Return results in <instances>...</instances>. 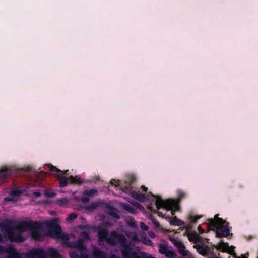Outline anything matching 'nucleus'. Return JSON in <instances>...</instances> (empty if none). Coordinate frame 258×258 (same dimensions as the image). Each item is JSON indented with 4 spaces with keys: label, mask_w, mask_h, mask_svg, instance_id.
I'll return each mask as SVG.
<instances>
[{
    "label": "nucleus",
    "mask_w": 258,
    "mask_h": 258,
    "mask_svg": "<svg viewBox=\"0 0 258 258\" xmlns=\"http://www.w3.org/2000/svg\"><path fill=\"white\" fill-rule=\"evenodd\" d=\"M199 252L202 253V251H199Z\"/></svg>",
    "instance_id": "nucleus-28"
},
{
    "label": "nucleus",
    "mask_w": 258,
    "mask_h": 258,
    "mask_svg": "<svg viewBox=\"0 0 258 258\" xmlns=\"http://www.w3.org/2000/svg\"><path fill=\"white\" fill-rule=\"evenodd\" d=\"M155 203L157 208V213L160 216L166 219L172 225H182L184 222L176 217L171 218L176 211L178 210L177 202L174 200H163L156 198Z\"/></svg>",
    "instance_id": "nucleus-1"
},
{
    "label": "nucleus",
    "mask_w": 258,
    "mask_h": 258,
    "mask_svg": "<svg viewBox=\"0 0 258 258\" xmlns=\"http://www.w3.org/2000/svg\"><path fill=\"white\" fill-rule=\"evenodd\" d=\"M39 195H40V194H36V196H39Z\"/></svg>",
    "instance_id": "nucleus-27"
},
{
    "label": "nucleus",
    "mask_w": 258,
    "mask_h": 258,
    "mask_svg": "<svg viewBox=\"0 0 258 258\" xmlns=\"http://www.w3.org/2000/svg\"><path fill=\"white\" fill-rule=\"evenodd\" d=\"M216 247L218 250H221L222 251L229 253L233 257L235 256V253L234 252V249L235 248L234 246H229L227 243L221 242L216 245Z\"/></svg>",
    "instance_id": "nucleus-4"
},
{
    "label": "nucleus",
    "mask_w": 258,
    "mask_h": 258,
    "mask_svg": "<svg viewBox=\"0 0 258 258\" xmlns=\"http://www.w3.org/2000/svg\"><path fill=\"white\" fill-rule=\"evenodd\" d=\"M235 258H246L244 256L242 255L240 257H235Z\"/></svg>",
    "instance_id": "nucleus-24"
},
{
    "label": "nucleus",
    "mask_w": 258,
    "mask_h": 258,
    "mask_svg": "<svg viewBox=\"0 0 258 258\" xmlns=\"http://www.w3.org/2000/svg\"><path fill=\"white\" fill-rule=\"evenodd\" d=\"M67 203L68 200L65 199H61L59 201V205L61 206H64Z\"/></svg>",
    "instance_id": "nucleus-15"
},
{
    "label": "nucleus",
    "mask_w": 258,
    "mask_h": 258,
    "mask_svg": "<svg viewBox=\"0 0 258 258\" xmlns=\"http://www.w3.org/2000/svg\"><path fill=\"white\" fill-rule=\"evenodd\" d=\"M142 188L143 189V190H145V191H146V190H147V187H146L145 186H143L142 187Z\"/></svg>",
    "instance_id": "nucleus-23"
},
{
    "label": "nucleus",
    "mask_w": 258,
    "mask_h": 258,
    "mask_svg": "<svg viewBox=\"0 0 258 258\" xmlns=\"http://www.w3.org/2000/svg\"><path fill=\"white\" fill-rule=\"evenodd\" d=\"M106 234L105 233H103V234H102L101 233H99V236L102 239H104L106 238Z\"/></svg>",
    "instance_id": "nucleus-18"
},
{
    "label": "nucleus",
    "mask_w": 258,
    "mask_h": 258,
    "mask_svg": "<svg viewBox=\"0 0 258 258\" xmlns=\"http://www.w3.org/2000/svg\"><path fill=\"white\" fill-rule=\"evenodd\" d=\"M32 235L34 237V238H35L37 240H39L41 239V238L39 236V234L37 233V232H33Z\"/></svg>",
    "instance_id": "nucleus-16"
},
{
    "label": "nucleus",
    "mask_w": 258,
    "mask_h": 258,
    "mask_svg": "<svg viewBox=\"0 0 258 258\" xmlns=\"http://www.w3.org/2000/svg\"><path fill=\"white\" fill-rule=\"evenodd\" d=\"M159 251L161 253L165 254L168 256L172 255V252L168 251L167 248L164 245L160 246Z\"/></svg>",
    "instance_id": "nucleus-7"
},
{
    "label": "nucleus",
    "mask_w": 258,
    "mask_h": 258,
    "mask_svg": "<svg viewBox=\"0 0 258 258\" xmlns=\"http://www.w3.org/2000/svg\"><path fill=\"white\" fill-rule=\"evenodd\" d=\"M146 243L147 244H149H149H151V241L150 240H148L146 242Z\"/></svg>",
    "instance_id": "nucleus-21"
},
{
    "label": "nucleus",
    "mask_w": 258,
    "mask_h": 258,
    "mask_svg": "<svg viewBox=\"0 0 258 258\" xmlns=\"http://www.w3.org/2000/svg\"><path fill=\"white\" fill-rule=\"evenodd\" d=\"M188 239L193 242H196L199 240V236L195 232H193L188 234Z\"/></svg>",
    "instance_id": "nucleus-6"
},
{
    "label": "nucleus",
    "mask_w": 258,
    "mask_h": 258,
    "mask_svg": "<svg viewBox=\"0 0 258 258\" xmlns=\"http://www.w3.org/2000/svg\"><path fill=\"white\" fill-rule=\"evenodd\" d=\"M140 226L141 228L144 230H148V226L146 225L144 223L142 222L140 224Z\"/></svg>",
    "instance_id": "nucleus-17"
},
{
    "label": "nucleus",
    "mask_w": 258,
    "mask_h": 258,
    "mask_svg": "<svg viewBox=\"0 0 258 258\" xmlns=\"http://www.w3.org/2000/svg\"><path fill=\"white\" fill-rule=\"evenodd\" d=\"M208 224L209 230L215 231L217 237H227L230 235L227 223L222 219L218 217V215L214 219H209Z\"/></svg>",
    "instance_id": "nucleus-2"
},
{
    "label": "nucleus",
    "mask_w": 258,
    "mask_h": 258,
    "mask_svg": "<svg viewBox=\"0 0 258 258\" xmlns=\"http://www.w3.org/2000/svg\"><path fill=\"white\" fill-rule=\"evenodd\" d=\"M190 226L189 225H188V226H187V230H188V229H190Z\"/></svg>",
    "instance_id": "nucleus-26"
},
{
    "label": "nucleus",
    "mask_w": 258,
    "mask_h": 258,
    "mask_svg": "<svg viewBox=\"0 0 258 258\" xmlns=\"http://www.w3.org/2000/svg\"><path fill=\"white\" fill-rule=\"evenodd\" d=\"M56 233L52 234L50 235V236H51L54 238H58L59 237V232H60L59 227H56Z\"/></svg>",
    "instance_id": "nucleus-12"
},
{
    "label": "nucleus",
    "mask_w": 258,
    "mask_h": 258,
    "mask_svg": "<svg viewBox=\"0 0 258 258\" xmlns=\"http://www.w3.org/2000/svg\"><path fill=\"white\" fill-rule=\"evenodd\" d=\"M56 251H55V250H53V254L54 255H55V254H56Z\"/></svg>",
    "instance_id": "nucleus-25"
},
{
    "label": "nucleus",
    "mask_w": 258,
    "mask_h": 258,
    "mask_svg": "<svg viewBox=\"0 0 258 258\" xmlns=\"http://www.w3.org/2000/svg\"><path fill=\"white\" fill-rule=\"evenodd\" d=\"M185 196V194L183 192L180 191L178 194V198L177 199H168L167 200H174L177 202V205L179 200L184 198ZM178 206V205H177Z\"/></svg>",
    "instance_id": "nucleus-9"
},
{
    "label": "nucleus",
    "mask_w": 258,
    "mask_h": 258,
    "mask_svg": "<svg viewBox=\"0 0 258 258\" xmlns=\"http://www.w3.org/2000/svg\"><path fill=\"white\" fill-rule=\"evenodd\" d=\"M150 235L152 237H155V235L152 233H150Z\"/></svg>",
    "instance_id": "nucleus-22"
},
{
    "label": "nucleus",
    "mask_w": 258,
    "mask_h": 258,
    "mask_svg": "<svg viewBox=\"0 0 258 258\" xmlns=\"http://www.w3.org/2000/svg\"><path fill=\"white\" fill-rule=\"evenodd\" d=\"M172 241H173V243L175 245H176L178 246L181 247V248H180L181 249L180 250V252L182 253V254L185 255L186 254L185 251L184 249H182V248H181V246L182 245V244L180 242L177 241L176 240H173Z\"/></svg>",
    "instance_id": "nucleus-8"
},
{
    "label": "nucleus",
    "mask_w": 258,
    "mask_h": 258,
    "mask_svg": "<svg viewBox=\"0 0 258 258\" xmlns=\"http://www.w3.org/2000/svg\"><path fill=\"white\" fill-rule=\"evenodd\" d=\"M8 170H9V168L8 167H7V166L2 167L1 168L0 174L2 175V176L5 175V172L7 171Z\"/></svg>",
    "instance_id": "nucleus-11"
},
{
    "label": "nucleus",
    "mask_w": 258,
    "mask_h": 258,
    "mask_svg": "<svg viewBox=\"0 0 258 258\" xmlns=\"http://www.w3.org/2000/svg\"><path fill=\"white\" fill-rule=\"evenodd\" d=\"M97 191L95 189H92L89 191H87L86 192V194L87 195H88L89 196L93 195L96 193Z\"/></svg>",
    "instance_id": "nucleus-14"
},
{
    "label": "nucleus",
    "mask_w": 258,
    "mask_h": 258,
    "mask_svg": "<svg viewBox=\"0 0 258 258\" xmlns=\"http://www.w3.org/2000/svg\"><path fill=\"white\" fill-rule=\"evenodd\" d=\"M50 168L52 171L55 172L56 173V175L59 177L60 185L61 187L66 186L69 182V180H70L71 182L74 184H79L82 182L81 179L78 176H70L69 179H68L66 176H64L63 171H60L55 167H54L52 165L50 166Z\"/></svg>",
    "instance_id": "nucleus-3"
},
{
    "label": "nucleus",
    "mask_w": 258,
    "mask_h": 258,
    "mask_svg": "<svg viewBox=\"0 0 258 258\" xmlns=\"http://www.w3.org/2000/svg\"><path fill=\"white\" fill-rule=\"evenodd\" d=\"M198 230L199 231V232H200L201 233H202L203 232V231H204V230L202 229L201 226H199L198 227Z\"/></svg>",
    "instance_id": "nucleus-19"
},
{
    "label": "nucleus",
    "mask_w": 258,
    "mask_h": 258,
    "mask_svg": "<svg viewBox=\"0 0 258 258\" xmlns=\"http://www.w3.org/2000/svg\"><path fill=\"white\" fill-rule=\"evenodd\" d=\"M110 184L115 187H120L121 189L124 190L125 191L129 190L130 189V185H128L124 186L123 184L120 183V181L115 179H112L110 182Z\"/></svg>",
    "instance_id": "nucleus-5"
},
{
    "label": "nucleus",
    "mask_w": 258,
    "mask_h": 258,
    "mask_svg": "<svg viewBox=\"0 0 258 258\" xmlns=\"http://www.w3.org/2000/svg\"><path fill=\"white\" fill-rule=\"evenodd\" d=\"M201 217L199 216H195V217H191L189 219V223H195L197 222V220L199 219Z\"/></svg>",
    "instance_id": "nucleus-13"
},
{
    "label": "nucleus",
    "mask_w": 258,
    "mask_h": 258,
    "mask_svg": "<svg viewBox=\"0 0 258 258\" xmlns=\"http://www.w3.org/2000/svg\"><path fill=\"white\" fill-rule=\"evenodd\" d=\"M77 216L75 214L72 213L69 215L67 220L69 222H71L73 221L75 219H76Z\"/></svg>",
    "instance_id": "nucleus-10"
},
{
    "label": "nucleus",
    "mask_w": 258,
    "mask_h": 258,
    "mask_svg": "<svg viewBox=\"0 0 258 258\" xmlns=\"http://www.w3.org/2000/svg\"><path fill=\"white\" fill-rule=\"evenodd\" d=\"M70 255L72 258H75L76 257V255L73 253H71Z\"/></svg>",
    "instance_id": "nucleus-20"
}]
</instances>
